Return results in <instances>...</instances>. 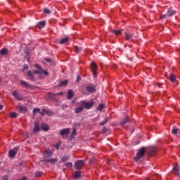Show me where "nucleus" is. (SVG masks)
<instances>
[{
  "label": "nucleus",
  "mask_w": 180,
  "mask_h": 180,
  "mask_svg": "<svg viewBox=\"0 0 180 180\" xmlns=\"http://www.w3.org/2000/svg\"><path fill=\"white\" fill-rule=\"evenodd\" d=\"M84 112V107L82 105L80 107L76 108L75 110V113H76L77 115H78V113H81Z\"/></svg>",
  "instance_id": "obj_20"
},
{
  "label": "nucleus",
  "mask_w": 180,
  "mask_h": 180,
  "mask_svg": "<svg viewBox=\"0 0 180 180\" xmlns=\"http://www.w3.org/2000/svg\"><path fill=\"white\" fill-rule=\"evenodd\" d=\"M133 37V35L129 33H125V39L126 40H130Z\"/></svg>",
  "instance_id": "obj_33"
},
{
  "label": "nucleus",
  "mask_w": 180,
  "mask_h": 180,
  "mask_svg": "<svg viewBox=\"0 0 180 180\" xmlns=\"http://www.w3.org/2000/svg\"><path fill=\"white\" fill-rule=\"evenodd\" d=\"M67 160H68V157H63L62 158V161H67Z\"/></svg>",
  "instance_id": "obj_49"
},
{
  "label": "nucleus",
  "mask_w": 180,
  "mask_h": 180,
  "mask_svg": "<svg viewBox=\"0 0 180 180\" xmlns=\"http://www.w3.org/2000/svg\"><path fill=\"white\" fill-rule=\"evenodd\" d=\"M176 13V11H175L174 10H173L172 8H169L167 12V15L168 16H174V15H175Z\"/></svg>",
  "instance_id": "obj_19"
},
{
  "label": "nucleus",
  "mask_w": 180,
  "mask_h": 180,
  "mask_svg": "<svg viewBox=\"0 0 180 180\" xmlns=\"http://www.w3.org/2000/svg\"><path fill=\"white\" fill-rule=\"evenodd\" d=\"M167 16H168V15H167V13H166V14L162 15L160 16V18H161L162 19H165V18H167Z\"/></svg>",
  "instance_id": "obj_44"
},
{
  "label": "nucleus",
  "mask_w": 180,
  "mask_h": 180,
  "mask_svg": "<svg viewBox=\"0 0 180 180\" xmlns=\"http://www.w3.org/2000/svg\"><path fill=\"white\" fill-rule=\"evenodd\" d=\"M169 79L171 82H174L176 81L175 75L174 74H170L169 76Z\"/></svg>",
  "instance_id": "obj_27"
},
{
  "label": "nucleus",
  "mask_w": 180,
  "mask_h": 180,
  "mask_svg": "<svg viewBox=\"0 0 180 180\" xmlns=\"http://www.w3.org/2000/svg\"><path fill=\"white\" fill-rule=\"evenodd\" d=\"M74 98V91L72 89L68 90V101Z\"/></svg>",
  "instance_id": "obj_18"
},
{
  "label": "nucleus",
  "mask_w": 180,
  "mask_h": 180,
  "mask_svg": "<svg viewBox=\"0 0 180 180\" xmlns=\"http://www.w3.org/2000/svg\"><path fill=\"white\" fill-rule=\"evenodd\" d=\"M12 95L17 99V101H23V97L19 94V92L14 91H13Z\"/></svg>",
  "instance_id": "obj_8"
},
{
  "label": "nucleus",
  "mask_w": 180,
  "mask_h": 180,
  "mask_svg": "<svg viewBox=\"0 0 180 180\" xmlns=\"http://www.w3.org/2000/svg\"><path fill=\"white\" fill-rule=\"evenodd\" d=\"M68 85V81L63 80L59 82V86H67Z\"/></svg>",
  "instance_id": "obj_25"
},
{
  "label": "nucleus",
  "mask_w": 180,
  "mask_h": 180,
  "mask_svg": "<svg viewBox=\"0 0 180 180\" xmlns=\"http://www.w3.org/2000/svg\"><path fill=\"white\" fill-rule=\"evenodd\" d=\"M178 131H179V129L178 128H174L172 129V134H178Z\"/></svg>",
  "instance_id": "obj_37"
},
{
  "label": "nucleus",
  "mask_w": 180,
  "mask_h": 180,
  "mask_svg": "<svg viewBox=\"0 0 180 180\" xmlns=\"http://www.w3.org/2000/svg\"><path fill=\"white\" fill-rule=\"evenodd\" d=\"M94 162H95V159L94 158H91L89 161V164H90V165H91V164H94Z\"/></svg>",
  "instance_id": "obj_41"
},
{
  "label": "nucleus",
  "mask_w": 180,
  "mask_h": 180,
  "mask_svg": "<svg viewBox=\"0 0 180 180\" xmlns=\"http://www.w3.org/2000/svg\"><path fill=\"white\" fill-rule=\"evenodd\" d=\"M18 114L16 112H11L10 114V117H12V119H15V117H17Z\"/></svg>",
  "instance_id": "obj_36"
},
{
  "label": "nucleus",
  "mask_w": 180,
  "mask_h": 180,
  "mask_svg": "<svg viewBox=\"0 0 180 180\" xmlns=\"http://www.w3.org/2000/svg\"><path fill=\"white\" fill-rule=\"evenodd\" d=\"M39 115H41V116H46V115H48L49 116H51V115H53V112H51V110L42 109V112H39Z\"/></svg>",
  "instance_id": "obj_9"
},
{
  "label": "nucleus",
  "mask_w": 180,
  "mask_h": 180,
  "mask_svg": "<svg viewBox=\"0 0 180 180\" xmlns=\"http://www.w3.org/2000/svg\"><path fill=\"white\" fill-rule=\"evenodd\" d=\"M146 153V148L145 147H142L139 153L136 154V156L134 158V161L137 162L139 161V160H140V158H143V157H144V154Z\"/></svg>",
  "instance_id": "obj_3"
},
{
  "label": "nucleus",
  "mask_w": 180,
  "mask_h": 180,
  "mask_svg": "<svg viewBox=\"0 0 180 180\" xmlns=\"http://www.w3.org/2000/svg\"><path fill=\"white\" fill-rule=\"evenodd\" d=\"M84 164H85V162L84 160H78L75 162V167L76 169H81V168L84 167Z\"/></svg>",
  "instance_id": "obj_6"
},
{
  "label": "nucleus",
  "mask_w": 180,
  "mask_h": 180,
  "mask_svg": "<svg viewBox=\"0 0 180 180\" xmlns=\"http://www.w3.org/2000/svg\"><path fill=\"white\" fill-rule=\"evenodd\" d=\"M91 69H92V72L94 74V77H96V70H98V67L96 66V63L92 62L91 63Z\"/></svg>",
  "instance_id": "obj_11"
},
{
  "label": "nucleus",
  "mask_w": 180,
  "mask_h": 180,
  "mask_svg": "<svg viewBox=\"0 0 180 180\" xmlns=\"http://www.w3.org/2000/svg\"><path fill=\"white\" fill-rule=\"evenodd\" d=\"M127 122H129V116H126L120 124V126H124V124H127Z\"/></svg>",
  "instance_id": "obj_23"
},
{
  "label": "nucleus",
  "mask_w": 180,
  "mask_h": 180,
  "mask_svg": "<svg viewBox=\"0 0 180 180\" xmlns=\"http://www.w3.org/2000/svg\"><path fill=\"white\" fill-rule=\"evenodd\" d=\"M106 131H108V129L106 127H104L101 131L102 134H106Z\"/></svg>",
  "instance_id": "obj_42"
},
{
  "label": "nucleus",
  "mask_w": 180,
  "mask_h": 180,
  "mask_svg": "<svg viewBox=\"0 0 180 180\" xmlns=\"http://www.w3.org/2000/svg\"><path fill=\"white\" fill-rule=\"evenodd\" d=\"M2 109H4V105H0V110H2Z\"/></svg>",
  "instance_id": "obj_50"
},
{
  "label": "nucleus",
  "mask_w": 180,
  "mask_h": 180,
  "mask_svg": "<svg viewBox=\"0 0 180 180\" xmlns=\"http://www.w3.org/2000/svg\"><path fill=\"white\" fill-rule=\"evenodd\" d=\"M6 54H8V49H6V48H3V49L0 51V56H6Z\"/></svg>",
  "instance_id": "obj_24"
},
{
  "label": "nucleus",
  "mask_w": 180,
  "mask_h": 180,
  "mask_svg": "<svg viewBox=\"0 0 180 180\" xmlns=\"http://www.w3.org/2000/svg\"><path fill=\"white\" fill-rule=\"evenodd\" d=\"M103 109H105V105L104 104H100L97 107V110H99L100 112H102V110H103Z\"/></svg>",
  "instance_id": "obj_30"
},
{
  "label": "nucleus",
  "mask_w": 180,
  "mask_h": 180,
  "mask_svg": "<svg viewBox=\"0 0 180 180\" xmlns=\"http://www.w3.org/2000/svg\"><path fill=\"white\" fill-rule=\"evenodd\" d=\"M35 68H37V70H33L34 74H37L39 75H49V72L41 68V66H40L39 64L34 65Z\"/></svg>",
  "instance_id": "obj_2"
},
{
  "label": "nucleus",
  "mask_w": 180,
  "mask_h": 180,
  "mask_svg": "<svg viewBox=\"0 0 180 180\" xmlns=\"http://www.w3.org/2000/svg\"><path fill=\"white\" fill-rule=\"evenodd\" d=\"M108 122H109V117H106L105 118V120H103V122H101L100 123V126H105V124H106V123H108Z\"/></svg>",
  "instance_id": "obj_29"
},
{
  "label": "nucleus",
  "mask_w": 180,
  "mask_h": 180,
  "mask_svg": "<svg viewBox=\"0 0 180 180\" xmlns=\"http://www.w3.org/2000/svg\"><path fill=\"white\" fill-rule=\"evenodd\" d=\"M1 180H8V176H4L1 177Z\"/></svg>",
  "instance_id": "obj_47"
},
{
  "label": "nucleus",
  "mask_w": 180,
  "mask_h": 180,
  "mask_svg": "<svg viewBox=\"0 0 180 180\" xmlns=\"http://www.w3.org/2000/svg\"><path fill=\"white\" fill-rule=\"evenodd\" d=\"M74 178L77 179L79 178V176H81V172L76 171L74 174H73Z\"/></svg>",
  "instance_id": "obj_31"
},
{
  "label": "nucleus",
  "mask_w": 180,
  "mask_h": 180,
  "mask_svg": "<svg viewBox=\"0 0 180 180\" xmlns=\"http://www.w3.org/2000/svg\"><path fill=\"white\" fill-rule=\"evenodd\" d=\"M58 160L57 158H51V159H44V162H50V164H56Z\"/></svg>",
  "instance_id": "obj_12"
},
{
  "label": "nucleus",
  "mask_w": 180,
  "mask_h": 180,
  "mask_svg": "<svg viewBox=\"0 0 180 180\" xmlns=\"http://www.w3.org/2000/svg\"><path fill=\"white\" fill-rule=\"evenodd\" d=\"M81 79V77H79V75H77V81H79Z\"/></svg>",
  "instance_id": "obj_52"
},
{
  "label": "nucleus",
  "mask_w": 180,
  "mask_h": 180,
  "mask_svg": "<svg viewBox=\"0 0 180 180\" xmlns=\"http://www.w3.org/2000/svg\"><path fill=\"white\" fill-rule=\"evenodd\" d=\"M0 82H1V79H0Z\"/></svg>",
  "instance_id": "obj_54"
},
{
  "label": "nucleus",
  "mask_w": 180,
  "mask_h": 180,
  "mask_svg": "<svg viewBox=\"0 0 180 180\" xmlns=\"http://www.w3.org/2000/svg\"><path fill=\"white\" fill-rule=\"evenodd\" d=\"M82 106H83L84 109H91L94 105H95V103L94 101L91 102H86L85 101H82L80 102Z\"/></svg>",
  "instance_id": "obj_4"
},
{
  "label": "nucleus",
  "mask_w": 180,
  "mask_h": 180,
  "mask_svg": "<svg viewBox=\"0 0 180 180\" xmlns=\"http://www.w3.org/2000/svg\"><path fill=\"white\" fill-rule=\"evenodd\" d=\"M44 158L45 160H47V158H50L51 157H53V152L50 150H46L43 153Z\"/></svg>",
  "instance_id": "obj_7"
},
{
  "label": "nucleus",
  "mask_w": 180,
  "mask_h": 180,
  "mask_svg": "<svg viewBox=\"0 0 180 180\" xmlns=\"http://www.w3.org/2000/svg\"><path fill=\"white\" fill-rule=\"evenodd\" d=\"M151 154H152V155H154V154H155V149L153 148L151 150Z\"/></svg>",
  "instance_id": "obj_46"
},
{
  "label": "nucleus",
  "mask_w": 180,
  "mask_h": 180,
  "mask_svg": "<svg viewBox=\"0 0 180 180\" xmlns=\"http://www.w3.org/2000/svg\"><path fill=\"white\" fill-rule=\"evenodd\" d=\"M69 39L70 38H68V37L62 38L59 41V44H65V43L68 42Z\"/></svg>",
  "instance_id": "obj_21"
},
{
  "label": "nucleus",
  "mask_w": 180,
  "mask_h": 180,
  "mask_svg": "<svg viewBox=\"0 0 180 180\" xmlns=\"http://www.w3.org/2000/svg\"><path fill=\"white\" fill-rule=\"evenodd\" d=\"M56 148L57 150H58V148H60V145H56Z\"/></svg>",
  "instance_id": "obj_51"
},
{
  "label": "nucleus",
  "mask_w": 180,
  "mask_h": 180,
  "mask_svg": "<svg viewBox=\"0 0 180 180\" xmlns=\"http://www.w3.org/2000/svg\"><path fill=\"white\" fill-rule=\"evenodd\" d=\"M62 95H64L63 91H60L59 93L49 92L47 94V99H50L53 102H59L60 99H58L57 96H62Z\"/></svg>",
  "instance_id": "obj_1"
},
{
  "label": "nucleus",
  "mask_w": 180,
  "mask_h": 180,
  "mask_svg": "<svg viewBox=\"0 0 180 180\" xmlns=\"http://www.w3.org/2000/svg\"><path fill=\"white\" fill-rule=\"evenodd\" d=\"M44 13H46L47 15H50L51 13L50 10H49V8H44Z\"/></svg>",
  "instance_id": "obj_40"
},
{
  "label": "nucleus",
  "mask_w": 180,
  "mask_h": 180,
  "mask_svg": "<svg viewBox=\"0 0 180 180\" xmlns=\"http://www.w3.org/2000/svg\"><path fill=\"white\" fill-rule=\"evenodd\" d=\"M66 167H68V168H71V167H72V163L71 162L66 163Z\"/></svg>",
  "instance_id": "obj_43"
},
{
  "label": "nucleus",
  "mask_w": 180,
  "mask_h": 180,
  "mask_svg": "<svg viewBox=\"0 0 180 180\" xmlns=\"http://www.w3.org/2000/svg\"><path fill=\"white\" fill-rule=\"evenodd\" d=\"M20 84L23 85V86H25V88H30V84L25 81L21 80Z\"/></svg>",
  "instance_id": "obj_26"
},
{
  "label": "nucleus",
  "mask_w": 180,
  "mask_h": 180,
  "mask_svg": "<svg viewBox=\"0 0 180 180\" xmlns=\"http://www.w3.org/2000/svg\"><path fill=\"white\" fill-rule=\"evenodd\" d=\"M16 153H18V149L14 150H11L8 153V155L10 158H13L16 155Z\"/></svg>",
  "instance_id": "obj_17"
},
{
  "label": "nucleus",
  "mask_w": 180,
  "mask_h": 180,
  "mask_svg": "<svg viewBox=\"0 0 180 180\" xmlns=\"http://www.w3.org/2000/svg\"><path fill=\"white\" fill-rule=\"evenodd\" d=\"M41 175H43L41 172H37V173H35L36 178H40V176H41Z\"/></svg>",
  "instance_id": "obj_38"
},
{
  "label": "nucleus",
  "mask_w": 180,
  "mask_h": 180,
  "mask_svg": "<svg viewBox=\"0 0 180 180\" xmlns=\"http://www.w3.org/2000/svg\"><path fill=\"white\" fill-rule=\"evenodd\" d=\"M74 50H75V53H79V52L82 51V48H79L76 46L74 47Z\"/></svg>",
  "instance_id": "obj_34"
},
{
  "label": "nucleus",
  "mask_w": 180,
  "mask_h": 180,
  "mask_svg": "<svg viewBox=\"0 0 180 180\" xmlns=\"http://www.w3.org/2000/svg\"><path fill=\"white\" fill-rule=\"evenodd\" d=\"M173 171L174 175L176 176H179V171L178 170V163H175L174 166L173 167Z\"/></svg>",
  "instance_id": "obj_16"
},
{
  "label": "nucleus",
  "mask_w": 180,
  "mask_h": 180,
  "mask_svg": "<svg viewBox=\"0 0 180 180\" xmlns=\"http://www.w3.org/2000/svg\"><path fill=\"white\" fill-rule=\"evenodd\" d=\"M45 60L47 63H50V61H51V59H50V58H46Z\"/></svg>",
  "instance_id": "obj_48"
},
{
  "label": "nucleus",
  "mask_w": 180,
  "mask_h": 180,
  "mask_svg": "<svg viewBox=\"0 0 180 180\" xmlns=\"http://www.w3.org/2000/svg\"><path fill=\"white\" fill-rule=\"evenodd\" d=\"M29 70V65H23V70Z\"/></svg>",
  "instance_id": "obj_45"
},
{
  "label": "nucleus",
  "mask_w": 180,
  "mask_h": 180,
  "mask_svg": "<svg viewBox=\"0 0 180 180\" xmlns=\"http://www.w3.org/2000/svg\"><path fill=\"white\" fill-rule=\"evenodd\" d=\"M41 129L44 130V131H47V130H49V126L46 124H42Z\"/></svg>",
  "instance_id": "obj_32"
},
{
  "label": "nucleus",
  "mask_w": 180,
  "mask_h": 180,
  "mask_svg": "<svg viewBox=\"0 0 180 180\" xmlns=\"http://www.w3.org/2000/svg\"><path fill=\"white\" fill-rule=\"evenodd\" d=\"M112 33L116 36H119L122 33V30H113Z\"/></svg>",
  "instance_id": "obj_28"
},
{
  "label": "nucleus",
  "mask_w": 180,
  "mask_h": 180,
  "mask_svg": "<svg viewBox=\"0 0 180 180\" xmlns=\"http://www.w3.org/2000/svg\"><path fill=\"white\" fill-rule=\"evenodd\" d=\"M36 113H41V112H40V109L39 108H34L33 109V115H36Z\"/></svg>",
  "instance_id": "obj_35"
},
{
  "label": "nucleus",
  "mask_w": 180,
  "mask_h": 180,
  "mask_svg": "<svg viewBox=\"0 0 180 180\" xmlns=\"http://www.w3.org/2000/svg\"><path fill=\"white\" fill-rule=\"evenodd\" d=\"M77 134V128H73V131L72 132V137H74Z\"/></svg>",
  "instance_id": "obj_39"
},
{
  "label": "nucleus",
  "mask_w": 180,
  "mask_h": 180,
  "mask_svg": "<svg viewBox=\"0 0 180 180\" xmlns=\"http://www.w3.org/2000/svg\"><path fill=\"white\" fill-rule=\"evenodd\" d=\"M17 109L21 113H26L27 112V108L23 106V105H19L17 107Z\"/></svg>",
  "instance_id": "obj_14"
},
{
  "label": "nucleus",
  "mask_w": 180,
  "mask_h": 180,
  "mask_svg": "<svg viewBox=\"0 0 180 180\" xmlns=\"http://www.w3.org/2000/svg\"><path fill=\"white\" fill-rule=\"evenodd\" d=\"M33 131H34V133H37V132L40 131V124H39L38 122H34Z\"/></svg>",
  "instance_id": "obj_10"
},
{
  "label": "nucleus",
  "mask_w": 180,
  "mask_h": 180,
  "mask_svg": "<svg viewBox=\"0 0 180 180\" xmlns=\"http://www.w3.org/2000/svg\"><path fill=\"white\" fill-rule=\"evenodd\" d=\"M27 77L28 79H30V81H32V82L36 81V79L34 78V73L33 72V70L32 71H30V70L27 71Z\"/></svg>",
  "instance_id": "obj_5"
},
{
  "label": "nucleus",
  "mask_w": 180,
  "mask_h": 180,
  "mask_svg": "<svg viewBox=\"0 0 180 180\" xmlns=\"http://www.w3.org/2000/svg\"><path fill=\"white\" fill-rule=\"evenodd\" d=\"M71 103H75V100L72 101Z\"/></svg>",
  "instance_id": "obj_53"
},
{
  "label": "nucleus",
  "mask_w": 180,
  "mask_h": 180,
  "mask_svg": "<svg viewBox=\"0 0 180 180\" xmlns=\"http://www.w3.org/2000/svg\"><path fill=\"white\" fill-rule=\"evenodd\" d=\"M44 26H46V21H40L37 24V27H39V29H43Z\"/></svg>",
  "instance_id": "obj_22"
},
{
  "label": "nucleus",
  "mask_w": 180,
  "mask_h": 180,
  "mask_svg": "<svg viewBox=\"0 0 180 180\" xmlns=\"http://www.w3.org/2000/svg\"><path fill=\"white\" fill-rule=\"evenodd\" d=\"M69 134H70V129L69 128L63 129L60 131V136H65V135Z\"/></svg>",
  "instance_id": "obj_15"
},
{
  "label": "nucleus",
  "mask_w": 180,
  "mask_h": 180,
  "mask_svg": "<svg viewBox=\"0 0 180 180\" xmlns=\"http://www.w3.org/2000/svg\"><path fill=\"white\" fill-rule=\"evenodd\" d=\"M86 91L89 92V94H94V92H96V89H95L94 86H86Z\"/></svg>",
  "instance_id": "obj_13"
}]
</instances>
